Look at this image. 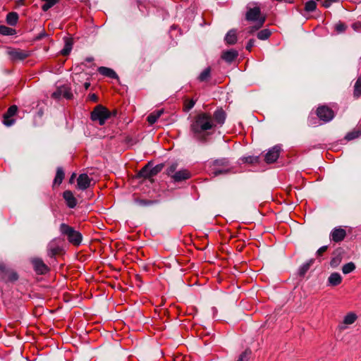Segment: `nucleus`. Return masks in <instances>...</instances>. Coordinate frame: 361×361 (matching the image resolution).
<instances>
[{"mask_svg":"<svg viewBox=\"0 0 361 361\" xmlns=\"http://www.w3.org/2000/svg\"><path fill=\"white\" fill-rule=\"evenodd\" d=\"M18 107L16 105L11 106L7 111L4 114L3 123L6 126H11L15 120L12 117L16 114Z\"/></svg>","mask_w":361,"mask_h":361,"instance_id":"9b49d317","label":"nucleus"},{"mask_svg":"<svg viewBox=\"0 0 361 361\" xmlns=\"http://www.w3.org/2000/svg\"><path fill=\"white\" fill-rule=\"evenodd\" d=\"M32 264L33 266V269L35 271L37 274H47L49 269L47 264L44 263L42 259L40 258H33L31 260Z\"/></svg>","mask_w":361,"mask_h":361,"instance_id":"9d476101","label":"nucleus"},{"mask_svg":"<svg viewBox=\"0 0 361 361\" xmlns=\"http://www.w3.org/2000/svg\"><path fill=\"white\" fill-rule=\"evenodd\" d=\"M59 252V247L52 243L48 245L47 255L50 257H54Z\"/></svg>","mask_w":361,"mask_h":361,"instance_id":"473e14b6","label":"nucleus"},{"mask_svg":"<svg viewBox=\"0 0 361 361\" xmlns=\"http://www.w3.org/2000/svg\"><path fill=\"white\" fill-rule=\"evenodd\" d=\"M245 20L255 23V25L249 27V32L252 33L261 28L265 21L266 16L261 12L260 7L256 2H250L246 6Z\"/></svg>","mask_w":361,"mask_h":361,"instance_id":"f03ea898","label":"nucleus"},{"mask_svg":"<svg viewBox=\"0 0 361 361\" xmlns=\"http://www.w3.org/2000/svg\"><path fill=\"white\" fill-rule=\"evenodd\" d=\"M0 277L4 281H13L18 279L17 274L8 269L4 263H0Z\"/></svg>","mask_w":361,"mask_h":361,"instance_id":"6e6552de","label":"nucleus"},{"mask_svg":"<svg viewBox=\"0 0 361 361\" xmlns=\"http://www.w3.org/2000/svg\"><path fill=\"white\" fill-rule=\"evenodd\" d=\"M317 8V4L313 0H310L307 1L305 4V10L307 12H312Z\"/></svg>","mask_w":361,"mask_h":361,"instance_id":"c9c22d12","label":"nucleus"},{"mask_svg":"<svg viewBox=\"0 0 361 361\" xmlns=\"http://www.w3.org/2000/svg\"><path fill=\"white\" fill-rule=\"evenodd\" d=\"M224 40L228 44H234L237 42V35L235 30H229L225 36Z\"/></svg>","mask_w":361,"mask_h":361,"instance_id":"aec40b11","label":"nucleus"},{"mask_svg":"<svg viewBox=\"0 0 361 361\" xmlns=\"http://www.w3.org/2000/svg\"><path fill=\"white\" fill-rule=\"evenodd\" d=\"M213 173L214 176H217L220 174L228 173L230 171V169L227 167H223L221 169L214 168Z\"/></svg>","mask_w":361,"mask_h":361,"instance_id":"e433bc0d","label":"nucleus"},{"mask_svg":"<svg viewBox=\"0 0 361 361\" xmlns=\"http://www.w3.org/2000/svg\"><path fill=\"white\" fill-rule=\"evenodd\" d=\"M271 35V32L268 29H264L262 30H260L257 33V38L261 40H266Z\"/></svg>","mask_w":361,"mask_h":361,"instance_id":"f704fd0d","label":"nucleus"},{"mask_svg":"<svg viewBox=\"0 0 361 361\" xmlns=\"http://www.w3.org/2000/svg\"><path fill=\"white\" fill-rule=\"evenodd\" d=\"M64 171L61 167H58L56 169V173L54 180V185H60L64 178Z\"/></svg>","mask_w":361,"mask_h":361,"instance_id":"b1692460","label":"nucleus"},{"mask_svg":"<svg viewBox=\"0 0 361 361\" xmlns=\"http://www.w3.org/2000/svg\"><path fill=\"white\" fill-rule=\"evenodd\" d=\"M238 56V52L234 49H230L222 54L221 58L228 63L233 62Z\"/></svg>","mask_w":361,"mask_h":361,"instance_id":"a211bd4d","label":"nucleus"},{"mask_svg":"<svg viewBox=\"0 0 361 361\" xmlns=\"http://www.w3.org/2000/svg\"><path fill=\"white\" fill-rule=\"evenodd\" d=\"M195 102L192 99L188 101L187 103L185 104V110L186 111L190 110L195 106Z\"/></svg>","mask_w":361,"mask_h":361,"instance_id":"a18cd8bd","label":"nucleus"},{"mask_svg":"<svg viewBox=\"0 0 361 361\" xmlns=\"http://www.w3.org/2000/svg\"><path fill=\"white\" fill-rule=\"evenodd\" d=\"M332 4L330 0H324L322 1V6L325 8H329Z\"/></svg>","mask_w":361,"mask_h":361,"instance_id":"3c124183","label":"nucleus"},{"mask_svg":"<svg viewBox=\"0 0 361 361\" xmlns=\"http://www.w3.org/2000/svg\"><path fill=\"white\" fill-rule=\"evenodd\" d=\"M164 111L162 109L153 111L147 116V121L149 124L152 125L155 123L159 118L161 116Z\"/></svg>","mask_w":361,"mask_h":361,"instance_id":"412c9836","label":"nucleus"},{"mask_svg":"<svg viewBox=\"0 0 361 361\" xmlns=\"http://www.w3.org/2000/svg\"><path fill=\"white\" fill-rule=\"evenodd\" d=\"M85 61L90 63V62L93 61V58L92 57H87L85 59Z\"/></svg>","mask_w":361,"mask_h":361,"instance_id":"5fc2aeb1","label":"nucleus"},{"mask_svg":"<svg viewBox=\"0 0 361 361\" xmlns=\"http://www.w3.org/2000/svg\"><path fill=\"white\" fill-rule=\"evenodd\" d=\"M0 34L5 36L13 35L16 34V30L6 25H0Z\"/></svg>","mask_w":361,"mask_h":361,"instance_id":"bb28decb","label":"nucleus"},{"mask_svg":"<svg viewBox=\"0 0 361 361\" xmlns=\"http://www.w3.org/2000/svg\"><path fill=\"white\" fill-rule=\"evenodd\" d=\"M281 151V147L279 145L274 146L271 149H269L267 153L265 154L264 160L268 164H271L275 162L280 154Z\"/></svg>","mask_w":361,"mask_h":361,"instance_id":"1a4fd4ad","label":"nucleus"},{"mask_svg":"<svg viewBox=\"0 0 361 361\" xmlns=\"http://www.w3.org/2000/svg\"><path fill=\"white\" fill-rule=\"evenodd\" d=\"M250 350H246L240 354L237 361H248Z\"/></svg>","mask_w":361,"mask_h":361,"instance_id":"a19ab883","label":"nucleus"},{"mask_svg":"<svg viewBox=\"0 0 361 361\" xmlns=\"http://www.w3.org/2000/svg\"><path fill=\"white\" fill-rule=\"evenodd\" d=\"M63 90L62 91L63 92L62 96L66 99H71L72 97L73 94L70 92V90L68 88H66V87H64Z\"/></svg>","mask_w":361,"mask_h":361,"instance_id":"c03bdc74","label":"nucleus"},{"mask_svg":"<svg viewBox=\"0 0 361 361\" xmlns=\"http://www.w3.org/2000/svg\"><path fill=\"white\" fill-rule=\"evenodd\" d=\"M89 99L90 101L97 102L98 101V97L95 94H91L89 95Z\"/></svg>","mask_w":361,"mask_h":361,"instance_id":"8fccbe9b","label":"nucleus"},{"mask_svg":"<svg viewBox=\"0 0 361 361\" xmlns=\"http://www.w3.org/2000/svg\"><path fill=\"white\" fill-rule=\"evenodd\" d=\"M340 328H341V329H345L346 327H345V326H343V325H341Z\"/></svg>","mask_w":361,"mask_h":361,"instance_id":"4d7b16f0","label":"nucleus"},{"mask_svg":"<svg viewBox=\"0 0 361 361\" xmlns=\"http://www.w3.org/2000/svg\"><path fill=\"white\" fill-rule=\"evenodd\" d=\"M357 319V316L353 312L347 314L343 318V324L350 325L353 324Z\"/></svg>","mask_w":361,"mask_h":361,"instance_id":"393cba45","label":"nucleus"},{"mask_svg":"<svg viewBox=\"0 0 361 361\" xmlns=\"http://www.w3.org/2000/svg\"><path fill=\"white\" fill-rule=\"evenodd\" d=\"M44 3L42 6V9L44 11H47L49 8L54 6L56 3L57 0H42Z\"/></svg>","mask_w":361,"mask_h":361,"instance_id":"72a5a7b5","label":"nucleus"},{"mask_svg":"<svg viewBox=\"0 0 361 361\" xmlns=\"http://www.w3.org/2000/svg\"><path fill=\"white\" fill-rule=\"evenodd\" d=\"M314 259H311L308 260L307 262L302 264L298 270V274L300 276H303L307 272V271L310 269L311 265L314 263Z\"/></svg>","mask_w":361,"mask_h":361,"instance_id":"4be33fe9","label":"nucleus"},{"mask_svg":"<svg viewBox=\"0 0 361 361\" xmlns=\"http://www.w3.org/2000/svg\"><path fill=\"white\" fill-rule=\"evenodd\" d=\"M228 160L226 158L216 159L213 161L214 168H217L218 166L227 167L228 166Z\"/></svg>","mask_w":361,"mask_h":361,"instance_id":"7c9ffc66","label":"nucleus"},{"mask_svg":"<svg viewBox=\"0 0 361 361\" xmlns=\"http://www.w3.org/2000/svg\"><path fill=\"white\" fill-rule=\"evenodd\" d=\"M60 232L61 235L66 236L68 242L73 245H79L82 239V234L75 230L73 227L66 224L62 223L60 225Z\"/></svg>","mask_w":361,"mask_h":361,"instance_id":"7ed1b4c3","label":"nucleus"},{"mask_svg":"<svg viewBox=\"0 0 361 361\" xmlns=\"http://www.w3.org/2000/svg\"><path fill=\"white\" fill-rule=\"evenodd\" d=\"M334 255H335L332 257V259L330 262L331 267H334V268L338 267L342 260V257L341 256V252H339L338 254H336L335 252Z\"/></svg>","mask_w":361,"mask_h":361,"instance_id":"c85d7f7f","label":"nucleus"},{"mask_svg":"<svg viewBox=\"0 0 361 361\" xmlns=\"http://www.w3.org/2000/svg\"><path fill=\"white\" fill-rule=\"evenodd\" d=\"M328 246L324 245L321 247L317 251V256L319 257L321 256L324 252H325L327 250Z\"/></svg>","mask_w":361,"mask_h":361,"instance_id":"49530a36","label":"nucleus"},{"mask_svg":"<svg viewBox=\"0 0 361 361\" xmlns=\"http://www.w3.org/2000/svg\"><path fill=\"white\" fill-rule=\"evenodd\" d=\"M73 43L70 39H66L65 42L64 47L61 49V54L63 56H67L72 50Z\"/></svg>","mask_w":361,"mask_h":361,"instance_id":"cd10ccee","label":"nucleus"},{"mask_svg":"<svg viewBox=\"0 0 361 361\" xmlns=\"http://www.w3.org/2000/svg\"><path fill=\"white\" fill-rule=\"evenodd\" d=\"M210 74H211V68L209 67H207L201 72V73L198 76V80L200 82L207 81L210 78Z\"/></svg>","mask_w":361,"mask_h":361,"instance_id":"a878e982","label":"nucleus"},{"mask_svg":"<svg viewBox=\"0 0 361 361\" xmlns=\"http://www.w3.org/2000/svg\"><path fill=\"white\" fill-rule=\"evenodd\" d=\"M164 168V164H157L153 167H150L149 164L145 166L138 173L140 178L145 179H152L154 176H157Z\"/></svg>","mask_w":361,"mask_h":361,"instance_id":"39448f33","label":"nucleus"},{"mask_svg":"<svg viewBox=\"0 0 361 361\" xmlns=\"http://www.w3.org/2000/svg\"><path fill=\"white\" fill-rule=\"evenodd\" d=\"M216 124L210 114L201 112L195 116L190 125L189 135L197 142L205 143L212 135Z\"/></svg>","mask_w":361,"mask_h":361,"instance_id":"f257e3e1","label":"nucleus"},{"mask_svg":"<svg viewBox=\"0 0 361 361\" xmlns=\"http://www.w3.org/2000/svg\"><path fill=\"white\" fill-rule=\"evenodd\" d=\"M63 87H59V89H57L55 92H54L52 93V97L54 98V99H59L62 94H63Z\"/></svg>","mask_w":361,"mask_h":361,"instance_id":"37998d69","label":"nucleus"},{"mask_svg":"<svg viewBox=\"0 0 361 361\" xmlns=\"http://www.w3.org/2000/svg\"><path fill=\"white\" fill-rule=\"evenodd\" d=\"M347 26L342 22H338L335 24L334 29L337 33H342L345 31Z\"/></svg>","mask_w":361,"mask_h":361,"instance_id":"4c0bfd02","label":"nucleus"},{"mask_svg":"<svg viewBox=\"0 0 361 361\" xmlns=\"http://www.w3.org/2000/svg\"><path fill=\"white\" fill-rule=\"evenodd\" d=\"M47 36V33L44 31L41 32L37 37H36L37 39H42L44 37Z\"/></svg>","mask_w":361,"mask_h":361,"instance_id":"603ef678","label":"nucleus"},{"mask_svg":"<svg viewBox=\"0 0 361 361\" xmlns=\"http://www.w3.org/2000/svg\"><path fill=\"white\" fill-rule=\"evenodd\" d=\"M63 197L66 200V204L69 208H74L77 204V200L74 197L73 192L70 190L63 192Z\"/></svg>","mask_w":361,"mask_h":361,"instance_id":"4468645a","label":"nucleus"},{"mask_svg":"<svg viewBox=\"0 0 361 361\" xmlns=\"http://www.w3.org/2000/svg\"><path fill=\"white\" fill-rule=\"evenodd\" d=\"M332 3L338 2L339 0H330Z\"/></svg>","mask_w":361,"mask_h":361,"instance_id":"6e6d98bb","label":"nucleus"},{"mask_svg":"<svg viewBox=\"0 0 361 361\" xmlns=\"http://www.w3.org/2000/svg\"><path fill=\"white\" fill-rule=\"evenodd\" d=\"M98 72L101 75L108 77L109 78H112V79L118 78V75H117L116 73L113 69H111L110 68L101 66L98 68Z\"/></svg>","mask_w":361,"mask_h":361,"instance_id":"6ab92c4d","label":"nucleus"},{"mask_svg":"<svg viewBox=\"0 0 361 361\" xmlns=\"http://www.w3.org/2000/svg\"><path fill=\"white\" fill-rule=\"evenodd\" d=\"M309 122H310V125H312L313 123H311V120H309Z\"/></svg>","mask_w":361,"mask_h":361,"instance_id":"13d9d810","label":"nucleus"},{"mask_svg":"<svg viewBox=\"0 0 361 361\" xmlns=\"http://www.w3.org/2000/svg\"><path fill=\"white\" fill-rule=\"evenodd\" d=\"M355 269V264L353 262H348L343 266L342 271L344 274H348L354 271Z\"/></svg>","mask_w":361,"mask_h":361,"instance_id":"2f4dec72","label":"nucleus"},{"mask_svg":"<svg viewBox=\"0 0 361 361\" xmlns=\"http://www.w3.org/2000/svg\"><path fill=\"white\" fill-rule=\"evenodd\" d=\"M18 20V15L16 12H10L6 16V23L11 26H15Z\"/></svg>","mask_w":361,"mask_h":361,"instance_id":"5701e85b","label":"nucleus"},{"mask_svg":"<svg viewBox=\"0 0 361 361\" xmlns=\"http://www.w3.org/2000/svg\"><path fill=\"white\" fill-rule=\"evenodd\" d=\"M6 53L9 56L10 59L13 62L23 61L30 56V52L27 51L11 47L7 49Z\"/></svg>","mask_w":361,"mask_h":361,"instance_id":"423d86ee","label":"nucleus"},{"mask_svg":"<svg viewBox=\"0 0 361 361\" xmlns=\"http://www.w3.org/2000/svg\"><path fill=\"white\" fill-rule=\"evenodd\" d=\"M190 173L186 169H182L176 171L173 175V179L176 182H180L190 178Z\"/></svg>","mask_w":361,"mask_h":361,"instance_id":"2eb2a0df","label":"nucleus"},{"mask_svg":"<svg viewBox=\"0 0 361 361\" xmlns=\"http://www.w3.org/2000/svg\"><path fill=\"white\" fill-rule=\"evenodd\" d=\"M254 45H255V40L253 39H251L248 41V42L246 45V49L248 51H250L251 49L254 47Z\"/></svg>","mask_w":361,"mask_h":361,"instance_id":"09e8293b","label":"nucleus"},{"mask_svg":"<svg viewBox=\"0 0 361 361\" xmlns=\"http://www.w3.org/2000/svg\"><path fill=\"white\" fill-rule=\"evenodd\" d=\"M354 97H359L361 95V76L357 78L354 85Z\"/></svg>","mask_w":361,"mask_h":361,"instance_id":"c756f323","label":"nucleus"},{"mask_svg":"<svg viewBox=\"0 0 361 361\" xmlns=\"http://www.w3.org/2000/svg\"><path fill=\"white\" fill-rule=\"evenodd\" d=\"M346 235L345 229L338 227L334 228L330 233V239L336 243L342 241Z\"/></svg>","mask_w":361,"mask_h":361,"instance_id":"f8f14e48","label":"nucleus"},{"mask_svg":"<svg viewBox=\"0 0 361 361\" xmlns=\"http://www.w3.org/2000/svg\"><path fill=\"white\" fill-rule=\"evenodd\" d=\"M360 135H361V133H360V131L354 130V131L348 133L345 135V139L348 140H354V139L358 137Z\"/></svg>","mask_w":361,"mask_h":361,"instance_id":"58836bf2","label":"nucleus"},{"mask_svg":"<svg viewBox=\"0 0 361 361\" xmlns=\"http://www.w3.org/2000/svg\"><path fill=\"white\" fill-rule=\"evenodd\" d=\"M212 118L214 123L222 125L224 123L226 120V114L223 109H217L214 111Z\"/></svg>","mask_w":361,"mask_h":361,"instance_id":"f3484780","label":"nucleus"},{"mask_svg":"<svg viewBox=\"0 0 361 361\" xmlns=\"http://www.w3.org/2000/svg\"><path fill=\"white\" fill-rule=\"evenodd\" d=\"M242 161L244 163L253 164V163H256L258 161V157H253V156L245 157L242 158Z\"/></svg>","mask_w":361,"mask_h":361,"instance_id":"ea45409f","label":"nucleus"},{"mask_svg":"<svg viewBox=\"0 0 361 361\" xmlns=\"http://www.w3.org/2000/svg\"><path fill=\"white\" fill-rule=\"evenodd\" d=\"M92 179L86 173L80 174L77 180L78 188L85 190L90 186Z\"/></svg>","mask_w":361,"mask_h":361,"instance_id":"ddd939ff","label":"nucleus"},{"mask_svg":"<svg viewBox=\"0 0 361 361\" xmlns=\"http://www.w3.org/2000/svg\"><path fill=\"white\" fill-rule=\"evenodd\" d=\"M176 168L177 164H172L166 170L167 175L173 178V175L176 172Z\"/></svg>","mask_w":361,"mask_h":361,"instance_id":"79ce46f5","label":"nucleus"},{"mask_svg":"<svg viewBox=\"0 0 361 361\" xmlns=\"http://www.w3.org/2000/svg\"><path fill=\"white\" fill-rule=\"evenodd\" d=\"M317 115L324 123L329 122L334 117V111L326 106H321L317 108Z\"/></svg>","mask_w":361,"mask_h":361,"instance_id":"0eeeda50","label":"nucleus"},{"mask_svg":"<svg viewBox=\"0 0 361 361\" xmlns=\"http://www.w3.org/2000/svg\"><path fill=\"white\" fill-rule=\"evenodd\" d=\"M90 83L89 82H85L84 84V87L85 90H88V88L90 87Z\"/></svg>","mask_w":361,"mask_h":361,"instance_id":"864d4df0","label":"nucleus"},{"mask_svg":"<svg viewBox=\"0 0 361 361\" xmlns=\"http://www.w3.org/2000/svg\"><path fill=\"white\" fill-rule=\"evenodd\" d=\"M111 116L109 110L102 104L97 105L90 114V118L94 122H97L100 126L105 124Z\"/></svg>","mask_w":361,"mask_h":361,"instance_id":"20e7f679","label":"nucleus"},{"mask_svg":"<svg viewBox=\"0 0 361 361\" xmlns=\"http://www.w3.org/2000/svg\"><path fill=\"white\" fill-rule=\"evenodd\" d=\"M353 29L356 32H360L361 30V23L356 22L352 25Z\"/></svg>","mask_w":361,"mask_h":361,"instance_id":"de8ad7c7","label":"nucleus"},{"mask_svg":"<svg viewBox=\"0 0 361 361\" xmlns=\"http://www.w3.org/2000/svg\"><path fill=\"white\" fill-rule=\"evenodd\" d=\"M342 282V276L338 272H334L330 274L327 280V285L331 286H337Z\"/></svg>","mask_w":361,"mask_h":361,"instance_id":"dca6fc26","label":"nucleus"}]
</instances>
